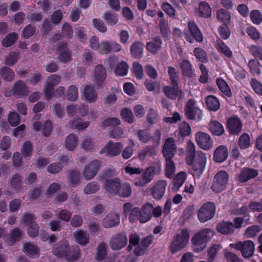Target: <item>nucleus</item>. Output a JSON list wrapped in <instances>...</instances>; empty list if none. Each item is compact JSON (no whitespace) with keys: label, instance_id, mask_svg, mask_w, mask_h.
Returning <instances> with one entry per match:
<instances>
[{"label":"nucleus","instance_id":"obj_1","mask_svg":"<svg viewBox=\"0 0 262 262\" xmlns=\"http://www.w3.org/2000/svg\"><path fill=\"white\" fill-rule=\"evenodd\" d=\"M162 151L166 159L165 176L168 178H172L176 170L175 165L171 160L176 151L174 140L173 138H168L166 139Z\"/></svg>","mask_w":262,"mask_h":262},{"label":"nucleus","instance_id":"obj_2","mask_svg":"<svg viewBox=\"0 0 262 262\" xmlns=\"http://www.w3.org/2000/svg\"><path fill=\"white\" fill-rule=\"evenodd\" d=\"M69 243L67 240L61 241L59 246H56L53 249L54 255L58 256H64L67 260H76L79 258L80 253L79 247H69Z\"/></svg>","mask_w":262,"mask_h":262},{"label":"nucleus","instance_id":"obj_3","mask_svg":"<svg viewBox=\"0 0 262 262\" xmlns=\"http://www.w3.org/2000/svg\"><path fill=\"white\" fill-rule=\"evenodd\" d=\"M153 206L150 203H146L140 209L135 207L130 210L129 215V220L131 222L139 221L141 223H144L148 221L152 216Z\"/></svg>","mask_w":262,"mask_h":262},{"label":"nucleus","instance_id":"obj_4","mask_svg":"<svg viewBox=\"0 0 262 262\" xmlns=\"http://www.w3.org/2000/svg\"><path fill=\"white\" fill-rule=\"evenodd\" d=\"M213 235V232L208 229H204L196 233L191 239L193 250L195 252L203 251L206 247L207 243Z\"/></svg>","mask_w":262,"mask_h":262},{"label":"nucleus","instance_id":"obj_5","mask_svg":"<svg viewBox=\"0 0 262 262\" xmlns=\"http://www.w3.org/2000/svg\"><path fill=\"white\" fill-rule=\"evenodd\" d=\"M189 238V234L187 229L178 230L171 241L170 246V252L174 254L184 249L187 245Z\"/></svg>","mask_w":262,"mask_h":262},{"label":"nucleus","instance_id":"obj_6","mask_svg":"<svg viewBox=\"0 0 262 262\" xmlns=\"http://www.w3.org/2000/svg\"><path fill=\"white\" fill-rule=\"evenodd\" d=\"M186 161L193 170L202 173L205 168L207 158L205 153L198 151L194 155L186 157Z\"/></svg>","mask_w":262,"mask_h":262},{"label":"nucleus","instance_id":"obj_7","mask_svg":"<svg viewBox=\"0 0 262 262\" xmlns=\"http://www.w3.org/2000/svg\"><path fill=\"white\" fill-rule=\"evenodd\" d=\"M229 174L224 170L217 172L214 176L211 189L216 192H220L225 190L228 184Z\"/></svg>","mask_w":262,"mask_h":262},{"label":"nucleus","instance_id":"obj_8","mask_svg":"<svg viewBox=\"0 0 262 262\" xmlns=\"http://www.w3.org/2000/svg\"><path fill=\"white\" fill-rule=\"evenodd\" d=\"M215 205L213 203L208 202L204 204L199 210L198 216L201 222L204 223L211 219L214 215Z\"/></svg>","mask_w":262,"mask_h":262},{"label":"nucleus","instance_id":"obj_9","mask_svg":"<svg viewBox=\"0 0 262 262\" xmlns=\"http://www.w3.org/2000/svg\"><path fill=\"white\" fill-rule=\"evenodd\" d=\"M229 246L240 250L242 255L245 258H248L253 254L254 251V245L251 241H246L244 242H238L235 244H230Z\"/></svg>","mask_w":262,"mask_h":262},{"label":"nucleus","instance_id":"obj_10","mask_svg":"<svg viewBox=\"0 0 262 262\" xmlns=\"http://www.w3.org/2000/svg\"><path fill=\"white\" fill-rule=\"evenodd\" d=\"M185 111L186 117L190 119L199 121L202 118V111L196 106L195 102L193 99L187 101Z\"/></svg>","mask_w":262,"mask_h":262},{"label":"nucleus","instance_id":"obj_11","mask_svg":"<svg viewBox=\"0 0 262 262\" xmlns=\"http://www.w3.org/2000/svg\"><path fill=\"white\" fill-rule=\"evenodd\" d=\"M137 135L141 142L145 143L150 142L154 146L158 145L160 141L161 133L159 130H156L152 136L150 135L147 130H140Z\"/></svg>","mask_w":262,"mask_h":262},{"label":"nucleus","instance_id":"obj_12","mask_svg":"<svg viewBox=\"0 0 262 262\" xmlns=\"http://www.w3.org/2000/svg\"><path fill=\"white\" fill-rule=\"evenodd\" d=\"M35 218L31 214H25L24 215L21 222L26 226H28V233L32 237H36L39 231L38 225L34 222Z\"/></svg>","mask_w":262,"mask_h":262},{"label":"nucleus","instance_id":"obj_13","mask_svg":"<svg viewBox=\"0 0 262 262\" xmlns=\"http://www.w3.org/2000/svg\"><path fill=\"white\" fill-rule=\"evenodd\" d=\"M198 145L204 150H208L213 145V141L209 134L204 132H199L195 135Z\"/></svg>","mask_w":262,"mask_h":262},{"label":"nucleus","instance_id":"obj_14","mask_svg":"<svg viewBox=\"0 0 262 262\" xmlns=\"http://www.w3.org/2000/svg\"><path fill=\"white\" fill-rule=\"evenodd\" d=\"M101 165L99 160H94L87 165L83 171V176L86 180L93 179L98 173Z\"/></svg>","mask_w":262,"mask_h":262},{"label":"nucleus","instance_id":"obj_15","mask_svg":"<svg viewBox=\"0 0 262 262\" xmlns=\"http://www.w3.org/2000/svg\"><path fill=\"white\" fill-rule=\"evenodd\" d=\"M166 186L165 180H159L153 183L150 188L153 198L156 200L161 199L165 192Z\"/></svg>","mask_w":262,"mask_h":262},{"label":"nucleus","instance_id":"obj_16","mask_svg":"<svg viewBox=\"0 0 262 262\" xmlns=\"http://www.w3.org/2000/svg\"><path fill=\"white\" fill-rule=\"evenodd\" d=\"M123 145L121 143H113L110 141L100 151V154H105L106 156L114 157L120 154Z\"/></svg>","mask_w":262,"mask_h":262},{"label":"nucleus","instance_id":"obj_17","mask_svg":"<svg viewBox=\"0 0 262 262\" xmlns=\"http://www.w3.org/2000/svg\"><path fill=\"white\" fill-rule=\"evenodd\" d=\"M60 80V77L55 74L48 78L44 91L46 99H50L53 94V87L58 84Z\"/></svg>","mask_w":262,"mask_h":262},{"label":"nucleus","instance_id":"obj_18","mask_svg":"<svg viewBox=\"0 0 262 262\" xmlns=\"http://www.w3.org/2000/svg\"><path fill=\"white\" fill-rule=\"evenodd\" d=\"M161 171V164L160 162L158 161L146 168L142 174L150 182L154 179L155 175L160 174Z\"/></svg>","mask_w":262,"mask_h":262},{"label":"nucleus","instance_id":"obj_19","mask_svg":"<svg viewBox=\"0 0 262 262\" xmlns=\"http://www.w3.org/2000/svg\"><path fill=\"white\" fill-rule=\"evenodd\" d=\"M106 71L102 65L97 66L94 70L93 81L97 88L100 87L105 79Z\"/></svg>","mask_w":262,"mask_h":262},{"label":"nucleus","instance_id":"obj_20","mask_svg":"<svg viewBox=\"0 0 262 262\" xmlns=\"http://www.w3.org/2000/svg\"><path fill=\"white\" fill-rule=\"evenodd\" d=\"M82 97L87 102L91 103L97 101L98 95L93 86L85 85L83 86L82 92Z\"/></svg>","mask_w":262,"mask_h":262},{"label":"nucleus","instance_id":"obj_21","mask_svg":"<svg viewBox=\"0 0 262 262\" xmlns=\"http://www.w3.org/2000/svg\"><path fill=\"white\" fill-rule=\"evenodd\" d=\"M229 132L232 135H237L242 129V123L237 117L230 118L227 123Z\"/></svg>","mask_w":262,"mask_h":262},{"label":"nucleus","instance_id":"obj_22","mask_svg":"<svg viewBox=\"0 0 262 262\" xmlns=\"http://www.w3.org/2000/svg\"><path fill=\"white\" fill-rule=\"evenodd\" d=\"M127 243V238L123 233H119L113 237L110 246L114 250H119L124 247Z\"/></svg>","mask_w":262,"mask_h":262},{"label":"nucleus","instance_id":"obj_23","mask_svg":"<svg viewBox=\"0 0 262 262\" xmlns=\"http://www.w3.org/2000/svg\"><path fill=\"white\" fill-rule=\"evenodd\" d=\"M120 223V217L118 214L110 213L103 220V225L105 228H110L118 225Z\"/></svg>","mask_w":262,"mask_h":262},{"label":"nucleus","instance_id":"obj_24","mask_svg":"<svg viewBox=\"0 0 262 262\" xmlns=\"http://www.w3.org/2000/svg\"><path fill=\"white\" fill-rule=\"evenodd\" d=\"M57 53L58 58L62 62H67L71 60V56L66 43H60L57 48Z\"/></svg>","mask_w":262,"mask_h":262},{"label":"nucleus","instance_id":"obj_25","mask_svg":"<svg viewBox=\"0 0 262 262\" xmlns=\"http://www.w3.org/2000/svg\"><path fill=\"white\" fill-rule=\"evenodd\" d=\"M120 181L119 179L107 180L104 184L105 189L111 194L117 193L120 187Z\"/></svg>","mask_w":262,"mask_h":262},{"label":"nucleus","instance_id":"obj_26","mask_svg":"<svg viewBox=\"0 0 262 262\" xmlns=\"http://www.w3.org/2000/svg\"><path fill=\"white\" fill-rule=\"evenodd\" d=\"M208 129L214 136H220L225 133L223 125L217 121L211 120L208 124Z\"/></svg>","mask_w":262,"mask_h":262},{"label":"nucleus","instance_id":"obj_27","mask_svg":"<svg viewBox=\"0 0 262 262\" xmlns=\"http://www.w3.org/2000/svg\"><path fill=\"white\" fill-rule=\"evenodd\" d=\"M152 236H147L142 241L140 244L138 245L134 250V253L136 256L143 255L147 247L151 244L152 242Z\"/></svg>","mask_w":262,"mask_h":262},{"label":"nucleus","instance_id":"obj_28","mask_svg":"<svg viewBox=\"0 0 262 262\" xmlns=\"http://www.w3.org/2000/svg\"><path fill=\"white\" fill-rule=\"evenodd\" d=\"M227 157V148L224 145L219 146L214 151L213 159L216 162L221 163L224 161Z\"/></svg>","mask_w":262,"mask_h":262},{"label":"nucleus","instance_id":"obj_29","mask_svg":"<svg viewBox=\"0 0 262 262\" xmlns=\"http://www.w3.org/2000/svg\"><path fill=\"white\" fill-rule=\"evenodd\" d=\"M256 170L250 168L243 169L238 176V180L241 183H244L257 175Z\"/></svg>","mask_w":262,"mask_h":262},{"label":"nucleus","instance_id":"obj_30","mask_svg":"<svg viewBox=\"0 0 262 262\" xmlns=\"http://www.w3.org/2000/svg\"><path fill=\"white\" fill-rule=\"evenodd\" d=\"M173 86H165L164 88L165 95L171 99H175L177 97H181L182 92L178 89V84H172Z\"/></svg>","mask_w":262,"mask_h":262},{"label":"nucleus","instance_id":"obj_31","mask_svg":"<svg viewBox=\"0 0 262 262\" xmlns=\"http://www.w3.org/2000/svg\"><path fill=\"white\" fill-rule=\"evenodd\" d=\"M76 242L79 244L85 246L89 242V234L86 231L79 230L74 233Z\"/></svg>","mask_w":262,"mask_h":262},{"label":"nucleus","instance_id":"obj_32","mask_svg":"<svg viewBox=\"0 0 262 262\" xmlns=\"http://www.w3.org/2000/svg\"><path fill=\"white\" fill-rule=\"evenodd\" d=\"M23 251L27 255L32 257H38L39 255L37 247L30 243L24 245Z\"/></svg>","mask_w":262,"mask_h":262},{"label":"nucleus","instance_id":"obj_33","mask_svg":"<svg viewBox=\"0 0 262 262\" xmlns=\"http://www.w3.org/2000/svg\"><path fill=\"white\" fill-rule=\"evenodd\" d=\"M234 227L232 223L222 222L217 225L216 229L222 234H230L233 232Z\"/></svg>","mask_w":262,"mask_h":262},{"label":"nucleus","instance_id":"obj_34","mask_svg":"<svg viewBox=\"0 0 262 262\" xmlns=\"http://www.w3.org/2000/svg\"><path fill=\"white\" fill-rule=\"evenodd\" d=\"M206 104L208 108L212 111H217L220 107V104L218 99L212 95L206 97Z\"/></svg>","mask_w":262,"mask_h":262},{"label":"nucleus","instance_id":"obj_35","mask_svg":"<svg viewBox=\"0 0 262 262\" xmlns=\"http://www.w3.org/2000/svg\"><path fill=\"white\" fill-rule=\"evenodd\" d=\"M216 48L220 53L223 54L226 57L228 58L232 57V51L221 40L219 39L217 40Z\"/></svg>","mask_w":262,"mask_h":262},{"label":"nucleus","instance_id":"obj_36","mask_svg":"<svg viewBox=\"0 0 262 262\" xmlns=\"http://www.w3.org/2000/svg\"><path fill=\"white\" fill-rule=\"evenodd\" d=\"M188 26L190 32L193 36V38L197 41L202 42L203 40L202 35L195 23L193 21H189Z\"/></svg>","mask_w":262,"mask_h":262},{"label":"nucleus","instance_id":"obj_37","mask_svg":"<svg viewBox=\"0 0 262 262\" xmlns=\"http://www.w3.org/2000/svg\"><path fill=\"white\" fill-rule=\"evenodd\" d=\"M27 87L23 81H18L15 83L14 94L18 96H25L27 94Z\"/></svg>","mask_w":262,"mask_h":262},{"label":"nucleus","instance_id":"obj_38","mask_svg":"<svg viewBox=\"0 0 262 262\" xmlns=\"http://www.w3.org/2000/svg\"><path fill=\"white\" fill-rule=\"evenodd\" d=\"M161 40L159 37H156L153 41L148 42L146 48L151 53H156L161 48Z\"/></svg>","mask_w":262,"mask_h":262},{"label":"nucleus","instance_id":"obj_39","mask_svg":"<svg viewBox=\"0 0 262 262\" xmlns=\"http://www.w3.org/2000/svg\"><path fill=\"white\" fill-rule=\"evenodd\" d=\"M199 12L200 15L204 17L207 18L211 15V9L208 3L202 2L199 6Z\"/></svg>","mask_w":262,"mask_h":262},{"label":"nucleus","instance_id":"obj_40","mask_svg":"<svg viewBox=\"0 0 262 262\" xmlns=\"http://www.w3.org/2000/svg\"><path fill=\"white\" fill-rule=\"evenodd\" d=\"M156 154L155 148L153 147L147 146L139 151L138 157L141 161H144L148 157L153 156Z\"/></svg>","mask_w":262,"mask_h":262},{"label":"nucleus","instance_id":"obj_41","mask_svg":"<svg viewBox=\"0 0 262 262\" xmlns=\"http://www.w3.org/2000/svg\"><path fill=\"white\" fill-rule=\"evenodd\" d=\"M216 16L218 20L226 25L229 23L230 20V14L229 12L223 9H220L217 11Z\"/></svg>","mask_w":262,"mask_h":262},{"label":"nucleus","instance_id":"obj_42","mask_svg":"<svg viewBox=\"0 0 262 262\" xmlns=\"http://www.w3.org/2000/svg\"><path fill=\"white\" fill-rule=\"evenodd\" d=\"M21 235V232L18 229H15L5 239L7 244L12 245L19 239Z\"/></svg>","mask_w":262,"mask_h":262},{"label":"nucleus","instance_id":"obj_43","mask_svg":"<svg viewBox=\"0 0 262 262\" xmlns=\"http://www.w3.org/2000/svg\"><path fill=\"white\" fill-rule=\"evenodd\" d=\"M144 45L140 42H137L133 44L130 47V52L135 57H139L142 53Z\"/></svg>","mask_w":262,"mask_h":262},{"label":"nucleus","instance_id":"obj_44","mask_svg":"<svg viewBox=\"0 0 262 262\" xmlns=\"http://www.w3.org/2000/svg\"><path fill=\"white\" fill-rule=\"evenodd\" d=\"M77 143V138L73 134L69 135L66 140V147L69 150H74Z\"/></svg>","mask_w":262,"mask_h":262},{"label":"nucleus","instance_id":"obj_45","mask_svg":"<svg viewBox=\"0 0 262 262\" xmlns=\"http://www.w3.org/2000/svg\"><path fill=\"white\" fill-rule=\"evenodd\" d=\"M221 246L220 244H213L209 249L208 252V262H212L214 259L217 252L221 250Z\"/></svg>","mask_w":262,"mask_h":262},{"label":"nucleus","instance_id":"obj_46","mask_svg":"<svg viewBox=\"0 0 262 262\" xmlns=\"http://www.w3.org/2000/svg\"><path fill=\"white\" fill-rule=\"evenodd\" d=\"M216 84L218 88L223 93L227 96L230 95L231 91L230 88L224 80L221 78H217L216 79Z\"/></svg>","mask_w":262,"mask_h":262},{"label":"nucleus","instance_id":"obj_47","mask_svg":"<svg viewBox=\"0 0 262 262\" xmlns=\"http://www.w3.org/2000/svg\"><path fill=\"white\" fill-rule=\"evenodd\" d=\"M187 174L185 172L181 171L178 173L173 180V185L177 189L179 188L186 180Z\"/></svg>","mask_w":262,"mask_h":262},{"label":"nucleus","instance_id":"obj_48","mask_svg":"<svg viewBox=\"0 0 262 262\" xmlns=\"http://www.w3.org/2000/svg\"><path fill=\"white\" fill-rule=\"evenodd\" d=\"M250 145V139L248 134H243L238 139V145L241 149H244L249 147Z\"/></svg>","mask_w":262,"mask_h":262},{"label":"nucleus","instance_id":"obj_49","mask_svg":"<svg viewBox=\"0 0 262 262\" xmlns=\"http://www.w3.org/2000/svg\"><path fill=\"white\" fill-rule=\"evenodd\" d=\"M181 69L183 74L187 77H191L193 74V71L191 68V64L186 60H183L181 63Z\"/></svg>","mask_w":262,"mask_h":262},{"label":"nucleus","instance_id":"obj_50","mask_svg":"<svg viewBox=\"0 0 262 262\" xmlns=\"http://www.w3.org/2000/svg\"><path fill=\"white\" fill-rule=\"evenodd\" d=\"M132 189L130 186L127 184H123L118 188L117 193L122 197H127L131 194Z\"/></svg>","mask_w":262,"mask_h":262},{"label":"nucleus","instance_id":"obj_51","mask_svg":"<svg viewBox=\"0 0 262 262\" xmlns=\"http://www.w3.org/2000/svg\"><path fill=\"white\" fill-rule=\"evenodd\" d=\"M17 35L15 33H10L4 39L3 46L6 47L12 46L17 40Z\"/></svg>","mask_w":262,"mask_h":262},{"label":"nucleus","instance_id":"obj_52","mask_svg":"<svg viewBox=\"0 0 262 262\" xmlns=\"http://www.w3.org/2000/svg\"><path fill=\"white\" fill-rule=\"evenodd\" d=\"M2 77L7 81H11L14 79V73L12 70L8 67H4L1 71Z\"/></svg>","mask_w":262,"mask_h":262},{"label":"nucleus","instance_id":"obj_53","mask_svg":"<svg viewBox=\"0 0 262 262\" xmlns=\"http://www.w3.org/2000/svg\"><path fill=\"white\" fill-rule=\"evenodd\" d=\"M129 145L126 146L122 152V157L125 159L129 158L134 152L133 147L135 145L134 142L133 140H129Z\"/></svg>","mask_w":262,"mask_h":262},{"label":"nucleus","instance_id":"obj_54","mask_svg":"<svg viewBox=\"0 0 262 262\" xmlns=\"http://www.w3.org/2000/svg\"><path fill=\"white\" fill-rule=\"evenodd\" d=\"M128 67L125 62H121L116 67V74L119 76H124L127 74Z\"/></svg>","mask_w":262,"mask_h":262},{"label":"nucleus","instance_id":"obj_55","mask_svg":"<svg viewBox=\"0 0 262 262\" xmlns=\"http://www.w3.org/2000/svg\"><path fill=\"white\" fill-rule=\"evenodd\" d=\"M179 129V134L181 136H188L191 133V128L189 125L185 122H183L180 124Z\"/></svg>","mask_w":262,"mask_h":262},{"label":"nucleus","instance_id":"obj_56","mask_svg":"<svg viewBox=\"0 0 262 262\" xmlns=\"http://www.w3.org/2000/svg\"><path fill=\"white\" fill-rule=\"evenodd\" d=\"M121 115L123 120L128 123H132L134 122V116L130 110L124 108L122 110Z\"/></svg>","mask_w":262,"mask_h":262},{"label":"nucleus","instance_id":"obj_57","mask_svg":"<svg viewBox=\"0 0 262 262\" xmlns=\"http://www.w3.org/2000/svg\"><path fill=\"white\" fill-rule=\"evenodd\" d=\"M248 66L253 74H259L260 73L261 66L257 61L254 59L250 60Z\"/></svg>","mask_w":262,"mask_h":262},{"label":"nucleus","instance_id":"obj_58","mask_svg":"<svg viewBox=\"0 0 262 262\" xmlns=\"http://www.w3.org/2000/svg\"><path fill=\"white\" fill-rule=\"evenodd\" d=\"M78 97V93L77 88L74 85H71L69 87L67 98L70 101H75Z\"/></svg>","mask_w":262,"mask_h":262},{"label":"nucleus","instance_id":"obj_59","mask_svg":"<svg viewBox=\"0 0 262 262\" xmlns=\"http://www.w3.org/2000/svg\"><path fill=\"white\" fill-rule=\"evenodd\" d=\"M103 18L110 25H114L118 21L117 15L110 12H106L104 15Z\"/></svg>","mask_w":262,"mask_h":262},{"label":"nucleus","instance_id":"obj_60","mask_svg":"<svg viewBox=\"0 0 262 262\" xmlns=\"http://www.w3.org/2000/svg\"><path fill=\"white\" fill-rule=\"evenodd\" d=\"M250 17L251 21L255 24H259L262 21V14L261 12L257 10L251 12Z\"/></svg>","mask_w":262,"mask_h":262},{"label":"nucleus","instance_id":"obj_61","mask_svg":"<svg viewBox=\"0 0 262 262\" xmlns=\"http://www.w3.org/2000/svg\"><path fill=\"white\" fill-rule=\"evenodd\" d=\"M80 179V172L79 171L73 170L70 172L68 177V181L70 184H77Z\"/></svg>","mask_w":262,"mask_h":262},{"label":"nucleus","instance_id":"obj_62","mask_svg":"<svg viewBox=\"0 0 262 262\" xmlns=\"http://www.w3.org/2000/svg\"><path fill=\"white\" fill-rule=\"evenodd\" d=\"M194 55L200 61L204 62L207 60L205 52L200 48H195L194 50Z\"/></svg>","mask_w":262,"mask_h":262},{"label":"nucleus","instance_id":"obj_63","mask_svg":"<svg viewBox=\"0 0 262 262\" xmlns=\"http://www.w3.org/2000/svg\"><path fill=\"white\" fill-rule=\"evenodd\" d=\"M19 58L18 54L17 53L12 52L5 59V63L9 66H13L18 60Z\"/></svg>","mask_w":262,"mask_h":262},{"label":"nucleus","instance_id":"obj_64","mask_svg":"<svg viewBox=\"0 0 262 262\" xmlns=\"http://www.w3.org/2000/svg\"><path fill=\"white\" fill-rule=\"evenodd\" d=\"M133 71L137 78L141 79L143 76V70L142 66L137 62L133 64Z\"/></svg>","mask_w":262,"mask_h":262}]
</instances>
